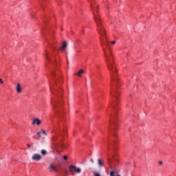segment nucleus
<instances>
[{"label":"nucleus","instance_id":"f257e3e1","mask_svg":"<svg viewBox=\"0 0 176 176\" xmlns=\"http://www.w3.org/2000/svg\"><path fill=\"white\" fill-rule=\"evenodd\" d=\"M98 32L100 35V45L102 47V50L104 54V60L107 63V68L110 72L111 75V86H116V87H120L122 82L118 78V69L116 68V65L115 64V56L112 52V50L109 47L110 43L108 41V36L104 28L102 23H98Z\"/></svg>","mask_w":176,"mask_h":176},{"label":"nucleus","instance_id":"f03ea898","mask_svg":"<svg viewBox=\"0 0 176 176\" xmlns=\"http://www.w3.org/2000/svg\"><path fill=\"white\" fill-rule=\"evenodd\" d=\"M89 1L91 2V10L93 12L95 21H96V23H98V21H102L98 14H97L98 13V6L94 3V1L91 0H89Z\"/></svg>","mask_w":176,"mask_h":176},{"label":"nucleus","instance_id":"7ed1b4c3","mask_svg":"<svg viewBox=\"0 0 176 176\" xmlns=\"http://www.w3.org/2000/svg\"><path fill=\"white\" fill-rule=\"evenodd\" d=\"M69 169L70 173H76V174H80V173H82V169L76 167L75 165L69 166Z\"/></svg>","mask_w":176,"mask_h":176},{"label":"nucleus","instance_id":"20e7f679","mask_svg":"<svg viewBox=\"0 0 176 176\" xmlns=\"http://www.w3.org/2000/svg\"><path fill=\"white\" fill-rule=\"evenodd\" d=\"M110 94H111V96H113V97H114L116 100L113 103H111L112 108H113V109H116V106L118 104V95H116V94L113 95V93H112V91H110Z\"/></svg>","mask_w":176,"mask_h":176},{"label":"nucleus","instance_id":"39448f33","mask_svg":"<svg viewBox=\"0 0 176 176\" xmlns=\"http://www.w3.org/2000/svg\"><path fill=\"white\" fill-rule=\"evenodd\" d=\"M32 159L34 160V162H39V160H42V155H41V154L34 153L33 154Z\"/></svg>","mask_w":176,"mask_h":176},{"label":"nucleus","instance_id":"423d86ee","mask_svg":"<svg viewBox=\"0 0 176 176\" xmlns=\"http://www.w3.org/2000/svg\"><path fill=\"white\" fill-rule=\"evenodd\" d=\"M16 91L18 94H20L23 92V88L21 87V85L20 83H17L16 86Z\"/></svg>","mask_w":176,"mask_h":176},{"label":"nucleus","instance_id":"0eeeda50","mask_svg":"<svg viewBox=\"0 0 176 176\" xmlns=\"http://www.w3.org/2000/svg\"><path fill=\"white\" fill-rule=\"evenodd\" d=\"M98 164L99 167H105V163L101 160V158L98 159Z\"/></svg>","mask_w":176,"mask_h":176},{"label":"nucleus","instance_id":"6e6552de","mask_svg":"<svg viewBox=\"0 0 176 176\" xmlns=\"http://www.w3.org/2000/svg\"><path fill=\"white\" fill-rule=\"evenodd\" d=\"M51 104H52L53 111H56V104H57V100L53 98L51 99Z\"/></svg>","mask_w":176,"mask_h":176},{"label":"nucleus","instance_id":"1a4fd4ad","mask_svg":"<svg viewBox=\"0 0 176 176\" xmlns=\"http://www.w3.org/2000/svg\"><path fill=\"white\" fill-rule=\"evenodd\" d=\"M49 170H50V171H58L57 167H56V166H54L53 164H50Z\"/></svg>","mask_w":176,"mask_h":176},{"label":"nucleus","instance_id":"9d476101","mask_svg":"<svg viewBox=\"0 0 176 176\" xmlns=\"http://www.w3.org/2000/svg\"><path fill=\"white\" fill-rule=\"evenodd\" d=\"M41 123V120H39L38 118L34 119L32 122V124H36L37 126H39Z\"/></svg>","mask_w":176,"mask_h":176},{"label":"nucleus","instance_id":"9b49d317","mask_svg":"<svg viewBox=\"0 0 176 176\" xmlns=\"http://www.w3.org/2000/svg\"><path fill=\"white\" fill-rule=\"evenodd\" d=\"M36 134L38 137H41V135H42V134H43L44 135H47L46 131H45V130H41V131L37 132Z\"/></svg>","mask_w":176,"mask_h":176},{"label":"nucleus","instance_id":"f8f14e48","mask_svg":"<svg viewBox=\"0 0 176 176\" xmlns=\"http://www.w3.org/2000/svg\"><path fill=\"white\" fill-rule=\"evenodd\" d=\"M57 140V137H53L52 138V148L54 149L56 148V144L54 143V141Z\"/></svg>","mask_w":176,"mask_h":176},{"label":"nucleus","instance_id":"ddd939ff","mask_svg":"<svg viewBox=\"0 0 176 176\" xmlns=\"http://www.w3.org/2000/svg\"><path fill=\"white\" fill-rule=\"evenodd\" d=\"M85 72V70L83 69H81L80 71H78L77 73H76V75H78V76H82Z\"/></svg>","mask_w":176,"mask_h":176},{"label":"nucleus","instance_id":"4468645a","mask_svg":"<svg viewBox=\"0 0 176 176\" xmlns=\"http://www.w3.org/2000/svg\"><path fill=\"white\" fill-rule=\"evenodd\" d=\"M68 45V44L67 43V42H64L63 44H62V46L60 47V50H64L65 49H67V46Z\"/></svg>","mask_w":176,"mask_h":176},{"label":"nucleus","instance_id":"2eb2a0df","mask_svg":"<svg viewBox=\"0 0 176 176\" xmlns=\"http://www.w3.org/2000/svg\"><path fill=\"white\" fill-rule=\"evenodd\" d=\"M41 154L43 156H46V155H47V151L45 149H43V150L41 151Z\"/></svg>","mask_w":176,"mask_h":176},{"label":"nucleus","instance_id":"dca6fc26","mask_svg":"<svg viewBox=\"0 0 176 176\" xmlns=\"http://www.w3.org/2000/svg\"><path fill=\"white\" fill-rule=\"evenodd\" d=\"M110 43H111V45H115L116 43V41H111Z\"/></svg>","mask_w":176,"mask_h":176},{"label":"nucleus","instance_id":"f3484780","mask_svg":"<svg viewBox=\"0 0 176 176\" xmlns=\"http://www.w3.org/2000/svg\"><path fill=\"white\" fill-rule=\"evenodd\" d=\"M94 176H101V175H100L98 173H95Z\"/></svg>","mask_w":176,"mask_h":176},{"label":"nucleus","instance_id":"a211bd4d","mask_svg":"<svg viewBox=\"0 0 176 176\" xmlns=\"http://www.w3.org/2000/svg\"><path fill=\"white\" fill-rule=\"evenodd\" d=\"M63 159H64V160H67V159H68V157L66 155H64Z\"/></svg>","mask_w":176,"mask_h":176},{"label":"nucleus","instance_id":"6ab92c4d","mask_svg":"<svg viewBox=\"0 0 176 176\" xmlns=\"http://www.w3.org/2000/svg\"><path fill=\"white\" fill-rule=\"evenodd\" d=\"M90 162L92 163V164H94V160L91 159V160H90Z\"/></svg>","mask_w":176,"mask_h":176},{"label":"nucleus","instance_id":"aec40b11","mask_svg":"<svg viewBox=\"0 0 176 176\" xmlns=\"http://www.w3.org/2000/svg\"><path fill=\"white\" fill-rule=\"evenodd\" d=\"M0 83H1V84L3 83V80L2 78H0Z\"/></svg>","mask_w":176,"mask_h":176},{"label":"nucleus","instance_id":"412c9836","mask_svg":"<svg viewBox=\"0 0 176 176\" xmlns=\"http://www.w3.org/2000/svg\"><path fill=\"white\" fill-rule=\"evenodd\" d=\"M162 164H163V162L160 161V162H159V165H160V166H162Z\"/></svg>","mask_w":176,"mask_h":176},{"label":"nucleus","instance_id":"4be33fe9","mask_svg":"<svg viewBox=\"0 0 176 176\" xmlns=\"http://www.w3.org/2000/svg\"><path fill=\"white\" fill-rule=\"evenodd\" d=\"M47 54H48L47 52H46V53H45V58H47V60L48 59V58H47Z\"/></svg>","mask_w":176,"mask_h":176},{"label":"nucleus","instance_id":"5701e85b","mask_svg":"<svg viewBox=\"0 0 176 176\" xmlns=\"http://www.w3.org/2000/svg\"><path fill=\"white\" fill-rule=\"evenodd\" d=\"M28 145V148H31V145H30V144H27Z\"/></svg>","mask_w":176,"mask_h":176},{"label":"nucleus","instance_id":"b1692460","mask_svg":"<svg viewBox=\"0 0 176 176\" xmlns=\"http://www.w3.org/2000/svg\"><path fill=\"white\" fill-rule=\"evenodd\" d=\"M65 176H68V173L65 172Z\"/></svg>","mask_w":176,"mask_h":176},{"label":"nucleus","instance_id":"393cba45","mask_svg":"<svg viewBox=\"0 0 176 176\" xmlns=\"http://www.w3.org/2000/svg\"><path fill=\"white\" fill-rule=\"evenodd\" d=\"M58 2V1H60V0H56Z\"/></svg>","mask_w":176,"mask_h":176}]
</instances>
